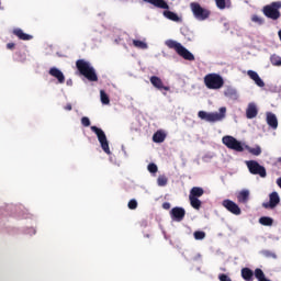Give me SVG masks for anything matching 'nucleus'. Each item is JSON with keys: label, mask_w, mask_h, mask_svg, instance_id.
<instances>
[{"label": "nucleus", "mask_w": 281, "mask_h": 281, "mask_svg": "<svg viewBox=\"0 0 281 281\" xmlns=\"http://www.w3.org/2000/svg\"><path fill=\"white\" fill-rule=\"evenodd\" d=\"M157 186L159 188H166V186H168V177L166 176H159L157 178Z\"/></svg>", "instance_id": "obj_30"}, {"label": "nucleus", "mask_w": 281, "mask_h": 281, "mask_svg": "<svg viewBox=\"0 0 281 281\" xmlns=\"http://www.w3.org/2000/svg\"><path fill=\"white\" fill-rule=\"evenodd\" d=\"M150 82L153 85V87H155L156 89H164L165 91H170L169 87L164 86V81H161V78L157 77V76H153L150 78Z\"/></svg>", "instance_id": "obj_19"}, {"label": "nucleus", "mask_w": 281, "mask_h": 281, "mask_svg": "<svg viewBox=\"0 0 281 281\" xmlns=\"http://www.w3.org/2000/svg\"><path fill=\"white\" fill-rule=\"evenodd\" d=\"M165 19H168L169 21H175L176 23H179V21H181V18H179V15H177V13L172 12V11H164L162 12Z\"/></svg>", "instance_id": "obj_24"}, {"label": "nucleus", "mask_w": 281, "mask_h": 281, "mask_svg": "<svg viewBox=\"0 0 281 281\" xmlns=\"http://www.w3.org/2000/svg\"><path fill=\"white\" fill-rule=\"evenodd\" d=\"M195 240H203V238H205V232L203 231H196L194 234H193Z\"/></svg>", "instance_id": "obj_34"}, {"label": "nucleus", "mask_w": 281, "mask_h": 281, "mask_svg": "<svg viewBox=\"0 0 281 281\" xmlns=\"http://www.w3.org/2000/svg\"><path fill=\"white\" fill-rule=\"evenodd\" d=\"M277 184L281 188V177L277 179Z\"/></svg>", "instance_id": "obj_43"}, {"label": "nucleus", "mask_w": 281, "mask_h": 281, "mask_svg": "<svg viewBox=\"0 0 281 281\" xmlns=\"http://www.w3.org/2000/svg\"><path fill=\"white\" fill-rule=\"evenodd\" d=\"M202 194H205V191L203 190V188H201V187H193V188L190 190L189 198H192V199H200V196H201Z\"/></svg>", "instance_id": "obj_21"}, {"label": "nucleus", "mask_w": 281, "mask_h": 281, "mask_svg": "<svg viewBox=\"0 0 281 281\" xmlns=\"http://www.w3.org/2000/svg\"><path fill=\"white\" fill-rule=\"evenodd\" d=\"M165 45L169 47V49H175L179 56L184 58V60H194V55L186 48L181 43L173 41V40H167L165 42Z\"/></svg>", "instance_id": "obj_4"}, {"label": "nucleus", "mask_w": 281, "mask_h": 281, "mask_svg": "<svg viewBox=\"0 0 281 281\" xmlns=\"http://www.w3.org/2000/svg\"><path fill=\"white\" fill-rule=\"evenodd\" d=\"M225 98H228V100H238L239 94L238 90L232 86H227L224 90Z\"/></svg>", "instance_id": "obj_13"}, {"label": "nucleus", "mask_w": 281, "mask_h": 281, "mask_svg": "<svg viewBox=\"0 0 281 281\" xmlns=\"http://www.w3.org/2000/svg\"><path fill=\"white\" fill-rule=\"evenodd\" d=\"M66 83H67L68 86H71V85H72L71 79H69Z\"/></svg>", "instance_id": "obj_44"}, {"label": "nucleus", "mask_w": 281, "mask_h": 281, "mask_svg": "<svg viewBox=\"0 0 281 281\" xmlns=\"http://www.w3.org/2000/svg\"><path fill=\"white\" fill-rule=\"evenodd\" d=\"M218 111L220 112L199 111L198 117H200V120H203L204 122H210V123L223 122V120H225V115L227 113V108L222 106V108H220Z\"/></svg>", "instance_id": "obj_2"}, {"label": "nucleus", "mask_w": 281, "mask_h": 281, "mask_svg": "<svg viewBox=\"0 0 281 281\" xmlns=\"http://www.w3.org/2000/svg\"><path fill=\"white\" fill-rule=\"evenodd\" d=\"M127 205L130 210H137V200H131Z\"/></svg>", "instance_id": "obj_37"}, {"label": "nucleus", "mask_w": 281, "mask_h": 281, "mask_svg": "<svg viewBox=\"0 0 281 281\" xmlns=\"http://www.w3.org/2000/svg\"><path fill=\"white\" fill-rule=\"evenodd\" d=\"M272 258H276V255H272Z\"/></svg>", "instance_id": "obj_45"}, {"label": "nucleus", "mask_w": 281, "mask_h": 281, "mask_svg": "<svg viewBox=\"0 0 281 281\" xmlns=\"http://www.w3.org/2000/svg\"><path fill=\"white\" fill-rule=\"evenodd\" d=\"M244 149L248 150V153H250L251 155H255V157L260 156L262 153V149L260 148V146L249 147L247 145H244Z\"/></svg>", "instance_id": "obj_25"}, {"label": "nucleus", "mask_w": 281, "mask_h": 281, "mask_svg": "<svg viewBox=\"0 0 281 281\" xmlns=\"http://www.w3.org/2000/svg\"><path fill=\"white\" fill-rule=\"evenodd\" d=\"M64 109L65 111H71L72 106L70 103H68Z\"/></svg>", "instance_id": "obj_41"}, {"label": "nucleus", "mask_w": 281, "mask_h": 281, "mask_svg": "<svg viewBox=\"0 0 281 281\" xmlns=\"http://www.w3.org/2000/svg\"><path fill=\"white\" fill-rule=\"evenodd\" d=\"M223 207L227 210V212H231V214H234L235 216H240L243 214V211L240 210V206L236 204V202L226 199L222 202Z\"/></svg>", "instance_id": "obj_10"}, {"label": "nucleus", "mask_w": 281, "mask_h": 281, "mask_svg": "<svg viewBox=\"0 0 281 281\" xmlns=\"http://www.w3.org/2000/svg\"><path fill=\"white\" fill-rule=\"evenodd\" d=\"M222 144H224L226 148L235 150L236 153H243V150H245V143H241L240 140L236 139L234 136H224L222 138Z\"/></svg>", "instance_id": "obj_6"}, {"label": "nucleus", "mask_w": 281, "mask_h": 281, "mask_svg": "<svg viewBox=\"0 0 281 281\" xmlns=\"http://www.w3.org/2000/svg\"><path fill=\"white\" fill-rule=\"evenodd\" d=\"M190 9L196 21H207L210 19V10L201 7L199 2H191Z\"/></svg>", "instance_id": "obj_5"}, {"label": "nucleus", "mask_w": 281, "mask_h": 281, "mask_svg": "<svg viewBox=\"0 0 281 281\" xmlns=\"http://www.w3.org/2000/svg\"><path fill=\"white\" fill-rule=\"evenodd\" d=\"M162 207H164V210H170V203L169 202H165L162 204Z\"/></svg>", "instance_id": "obj_40"}, {"label": "nucleus", "mask_w": 281, "mask_h": 281, "mask_svg": "<svg viewBox=\"0 0 281 281\" xmlns=\"http://www.w3.org/2000/svg\"><path fill=\"white\" fill-rule=\"evenodd\" d=\"M247 76H249V78L252 79V81L255 82V85H257V87H260V88L265 87V81L262 80V78H260V75H258V72L254 70H248Z\"/></svg>", "instance_id": "obj_16"}, {"label": "nucleus", "mask_w": 281, "mask_h": 281, "mask_svg": "<svg viewBox=\"0 0 281 281\" xmlns=\"http://www.w3.org/2000/svg\"><path fill=\"white\" fill-rule=\"evenodd\" d=\"M189 201L194 210H201V200L199 198H189Z\"/></svg>", "instance_id": "obj_31"}, {"label": "nucleus", "mask_w": 281, "mask_h": 281, "mask_svg": "<svg viewBox=\"0 0 281 281\" xmlns=\"http://www.w3.org/2000/svg\"><path fill=\"white\" fill-rule=\"evenodd\" d=\"M218 280L220 281H232V278H229L227 274H220Z\"/></svg>", "instance_id": "obj_39"}, {"label": "nucleus", "mask_w": 281, "mask_h": 281, "mask_svg": "<svg viewBox=\"0 0 281 281\" xmlns=\"http://www.w3.org/2000/svg\"><path fill=\"white\" fill-rule=\"evenodd\" d=\"M280 8H281V2H272L270 5H266L263 8V14L268 16V19H272L273 21L280 19Z\"/></svg>", "instance_id": "obj_8"}, {"label": "nucleus", "mask_w": 281, "mask_h": 281, "mask_svg": "<svg viewBox=\"0 0 281 281\" xmlns=\"http://www.w3.org/2000/svg\"><path fill=\"white\" fill-rule=\"evenodd\" d=\"M237 201L239 203H247L249 201V190L248 189H243L237 193Z\"/></svg>", "instance_id": "obj_22"}, {"label": "nucleus", "mask_w": 281, "mask_h": 281, "mask_svg": "<svg viewBox=\"0 0 281 281\" xmlns=\"http://www.w3.org/2000/svg\"><path fill=\"white\" fill-rule=\"evenodd\" d=\"M170 214H171L172 221H177L179 223V222L183 221V218L186 216V210L183 207L177 206L170 211Z\"/></svg>", "instance_id": "obj_11"}, {"label": "nucleus", "mask_w": 281, "mask_h": 281, "mask_svg": "<svg viewBox=\"0 0 281 281\" xmlns=\"http://www.w3.org/2000/svg\"><path fill=\"white\" fill-rule=\"evenodd\" d=\"M251 22L257 23V25H262V18H260L258 15H252L251 16Z\"/></svg>", "instance_id": "obj_36"}, {"label": "nucleus", "mask_w": 281, "mask_h": 281, "mask_svg": "<svg viewBox=\"0 0 281 281\" xmlns=\"http://www.w3.org/2000/svg\"><path fill=\"white\" fill-rule=\"evenodd\" d=\"M147 170L148 172H150L151 175H156V172L159 170V168L155 165V164H149L147 166Z\"/></svg>", "instance_id": "obj_35"}, {"label": "nucleus", "mask_w": 281, "mask_h": 281, "mask_svg": "<svg viewBox=\"0 0 281 281\" xmlns=\"http://www.w3.org/2000/svg\"><path fill=\"white\" fill-rule=\"evenodd\" d=\"M81 124H82V126H91V121L89 120V117H87V116H83L82 119H81Z\"/></svg>", "instance_id": "obj_38"}, {"label": "nucleus", "mask_w": 281, "mask_h": 281, "mask_svg": "<svg viewBox=\"0 0 281 281\" xmlns=\"http://www.w3.org/2000/svg\"><path fill=\"white\" fill-rule=\"evenodd\" d=\"M258 115V105L256 103H249L246 109V117L248 120H254Z\"/></svg>", "instance_id": "obj_17"}, {"label": "nucleus", "mask_w": 281, "mask_h": 281, "mask_svg": "<svg viewBox=\"0 0 281 281\" xmlns=\"http://www.w3.org/2000/svg\"><path fill=\"white\" fill-rule=\"evenodd\" d=\"M76 67L78 71H80V75L85 76L87 80H90V82H97L98 75L95 74V69L93 68V66H91V63L85 59H79L76 63Z\"/></svg>", "instance_id": "obj_1"}, {"label": "nucleus", "mask_w": 281, "mask_h": 281, "mask_svg": "<svg viewBox=\"0 0 281 281\" xmlns=\"http://www.w3.org/2000/svg\"><path fill=\"white\" fill-rule=\"evenodd\" d=\"M100 100H101L102 104H111V100L109 99V94H106V92H104V90L100 91Z\"/></svg>", "instance_id": "obj_33"}, {"label": "nucleus", "mask_w": 281, "mask_h": 281, "mask_svg": "<svg viewBox=\"0 0 281 281\" xmlns=\"http://www.w3.org/2000/svg\"><path fill=\"white\" fill-rule=\"evenodd\" d=\"M145 3H150L155 8H159L160 10H170V5L165 0H143Z\"/></svg>", "instance_id": "obj_14"}, {"label": "nucleus", "mask_w": 281, "mask_h": 281, "mask_svg": "<svg viewBox=\"0 0 281 281\" xmlns=\"http://www.w3.org/2000/svg\"><path fill=\"white\" fill-rule=\"evenodd\" d=\"M49 76L56 78L59 85H63L65 82V74H63V71L56 67L49 69Z\"/></svg>", "instance_id": "obj_15"}, {"label": "nucleus", "mask_w": 281, "mask_h": 281, "mask_svg": "<svg viewBox=\"0 0 281 281\" xmlns=\"http://www.w3.org/2000/svg\"><path fill=\"white\" fill-rule=\"evenodd\" d=\"M91 131L95 133L99 139V144H101L102 150H104L106 155H111V148L109 147V140L106 139V134H104V131L97 126H91Z\"/></svg>", "instance_id": "obj_7"}, {"label": "nucleus", "mask_w": 281, "mask_h": 281, "mask_svg": "<svg viewBox=\"0 0 281 281\" xmlns=\"http://www.w3.org/2000/svg\"><path fill=\"white\" fill-rule=\"evenodd\" d=\"M153 142H155V144H162V142H166V132H156L153 136Z\"/></svg>", "instance_id": "obj_23"}, {"label": "nucleus", "mask_w": 281, "mask_h": 281, "mask_svg": "<svg viewBox=\"0 0 281 281\" xmlns=\"http://www.w3.org/2000/svg\"><path fill=\"white\" fill-rule=\"evenodd\" d=\"M241 278H244L246 281H251L254 278V271H251L249 268L241 269Z\"/></svg>", "instance_id": "obj_26"}, {"label": "nucleus", "mask_w": 281, "mask_h": 281, "mask_svg": "<svg viewBox=\"0 0 281 281\" xmlns=\"http://www.w3.org/2000/svg\"><path fill=\"white\" fill-rule=\"evenodd\" d=\"M8 49H12L14 47V43L7 44Z\"/></svg>", "instance_id": "obj_42"}, {"label": "nucleus", "mask_w": 281, "mask_h": 281, "mask_svg": "<svg viewBox=\"0 0 281 281\" xmlns=\"http://www.w3.org/2000/svg\"><path fill=\"white\" fill-rule=\"evenodd\" d=\"M215 3L218 10H225V8H229V5H232L231 0H215Z\"/></svg>", "instance_id": "obj_27"}, {"label": "nucleus", "mask_w": 281, "mask_h": 281, "mask_svg": "<svg viewBox=\"0 0 281 281\" xmlns=\"http://www.w3.org/2000/svg\"><path fill=\"white\" fill-rule=\"evenodd\" d=\"M270 63L274 67H281V57L279 55H272L270 57Z\"/></svg>", "instance_id": "obj_32"}, {"label": "nucleus", "mask_w": 281, "mask_h": 281, "mask_svg": "<svg viewBox=\"0 0 281 281\" xmlns=\"http://www.w3.org/2000/svg\"><path fill=\"white\" fill-rule=\"evenodd\" d=\"M280 203V195L278 192H272L270 194V201L263 203V207H270V210H273V207H277V205Z\"/></svg>", "instance_id": "obj_12"}, {"label": "nucleus", "mask_w": 281, "mask_h": 281, "mask_svg": "<svg viewBox=\"0 0 281 281\" xmlns=\"http://www.w3.org/2000/svg\"><path fill=\"white\" fill-rule=\"evenodd\" d=\"M133 45L137 47V49H148V44L144 41L134 40Z\"/></svg>", "instance_id": "obj_28"}, {"label": "nucleus", "mask_w": 281, "mask_h": 281, "mask_svg": "<svg viewBox=\"0 0 281 281\" xmlns=\"http://www.w3.org/2000/svg\"><path fill=\"white\" fill-rule=\"evenodd\" d=\"M204 85L206 89H211L213 91H218V89H223V86L225 85V79H223V76L212 72L204 76Z\"/></svg>", "instance_id": "obj_3"}, {"label": "nucleus", "mask_w": 281, "mask_h": 281, "mask_svg": "<svg viewBox=\"0 0 281 281\" xmlns=\"http://www.w3.org/2000/svg\"><path fill=\"white\" fill-rule=\"evenodd\" d=\"M259 223L266 227H271V225H273V218L263 216L259 218Z\"/></svg>", "instance_id": "obj_29"}, {"label": "nucleus", "mask_w": 281, "mask_h": 281, "mask_svg": "<svg viewBox=\"0 0 281 281\" xmlns=\"http://www.w3.org/2000/svg\"><path fill=\"white\" fill-rule=\"evenodd\" d=\"M246 166L250 172V175H259L262 179L267 177V169L263 166L258 164L256 160H247Z\"/></svg>", "instance_id": "obj_9"}, {"label": "nucleus", "mask_w": 281, "mask_h": 281, "mask_svg": "<svg viewBox=\"0 0 281 281\" xmlns=\"http://www.w3.org/2000/svg\"><path fill=\"white\" fill-rule=\"evenodd\" d=\"M13 34L15 36H18V38H20V41H32V38H34L32 35L26 34L25 32H23V30L21 29H14L13 30Z\"/></svg>", "instance_id": "obj_20"}, {"label": "nucleus", "mask_w": 281, "mask_h": 281, "mask_svg": "<svg viewBox=\"0 0 281 281\" xmlns=\"http://www.w3.org/2000/svg\"><path fill=\"white\" fill-rule=\"evenodd\" d=\"M266 121H267L268 126H270L274 131H276V128H278V116H276V114H273L271 112H267Z\"/></svg>", "instance_id": "obj_18"}]
</instances>
